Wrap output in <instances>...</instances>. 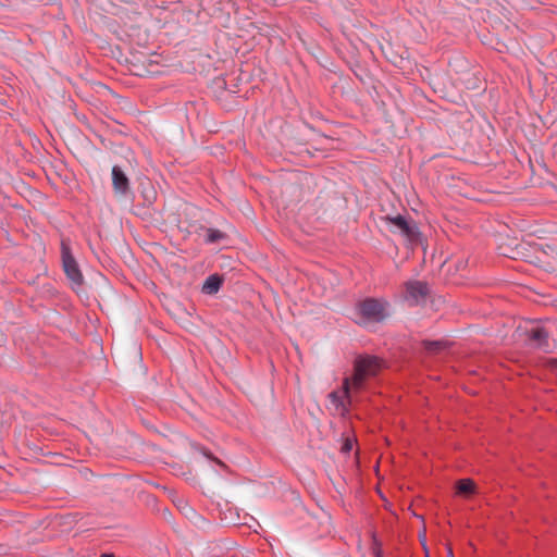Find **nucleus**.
<instances>
[{
    "mask_svg": "<svg viewBox=\"0 0 557 557\" xmlns=\"http://www.w3.org/2000/svg\"><path fill=\"white\" fill-rule=\"evenodd\" d=\"M383 368V360L372 355H360L354 361V373L349 377L354 392H361L369 379L375 377Z\"/></svg>",
    "mask_w": 557,
    "mask_h": 557,
    "instance_id": "1",
    "label": "nucleus"
},
{
    "mask_svg": "<svg viewBox=\"0 0 557 557\" xmlns=\"http://www.w3.org/2000/svg\"><path fill=\"white\" fill-rule=\"evenodd\" d=\"M61 259L63 271L67 280L71 282L72 288H81L84 284V275L72 253L69 243L64 239L61 242Z\"/></svg>",
    "mask_w": 557,
    "mask_h": 557,
    "instance_id": "2",
    "label": "nucleus"
},
{
    "mask_svg": "<svg viewBox=\"0 0 557 557\" xmlns=\"http://www.w3.org/2000/svg\"><path fill=\"white\" fill-rule=\"evenodd\" d=\"M387 304L375 298H367L358 304L359 314L372 322H381L386 317Z\"/></svg>",
    "mask_w": 557,
    "mask_h": 557,
    "instance_id": "3",
    "label": "nucleus"
},
{
    "mask_svg": "<svg viewBox=\"0 0 557 557\" xmlns=\"http://www.w3.org/2000/svg\"><path fill=\"white\" fill-rule=\"evenodd\" d=\"M352 385L349 377H345L343 380L342 389L341 391H333L329 394V398L332 403V405L335 406L336 410L345 416L349 411V406L352 403Z\"/></svg>",
    "mask_w": 557,
    "mask_h": 557,
    "instance_id": "4",
    "label": "nucleus"
},
{
    "mask_svg": "<svg viewBox=\"0 0 557 557\" xmlns=\"http://www.w3.org/2000/svg\"><path fill=\"white\" fill-rule=\"evenodd\" d=\"M430 294L429 284L424 281H408L405 283V300L410 306L424 302Z\"/></svg>",
    "mask_w": 557,
    "mask_h": 557,
    "instance_id": "5",
    "label": "nucleus"
},
{
    "mask_svg": "<svg viewBox=\"0 0 557 557\" xmlns=\"http://www.w3.org/2000/svg\"><path fill=\"white\" fill-rule=\"evenodd\" d=\"M386 221L394 224L411 244H417L420 240L421 233L416 222L408 221L403 215L386 216Z\"/></svg>",
    "mask_w": 557,
    "mask_h": 557,
    "instance_id": "6",
    "label": "nucleus"
},
{
    "mask_svg": "<svg viewBox=\"0 0 557 557\" xmlns=\"http://www.w3.org/2000/svg\"><path fill=\"white\" fill-rule=\"evenodd\" d=\"M112 185L116 194L124 196L129 191V181L119 165L112 168Z\"/></svg>",
    "mask_w": 557,
    "mask_h": 557,
    "instance_id": "7",
    "label": "nucleus"
},
{
    "mask_svg": "<svg viewBox=\"0 0 557 557\" xmlns=\"http://www.w3.org/2000/svg\"><path fill=\"white\" fill-rule=\"evenodd\" d=\"M528 339L537 348L548 347V332L540 325L532 326L528 332Z\"/></svg>",
    "mask_w": 557,
    "mask_h": 557,
    "instance_id": "8",
    "label": "nucleus"
},
{
    "mask_svg": "<svg viewBox=\"0 0 557 557\" xmlns=\"http://www.w3.org/2000/svg\"><path fill=\"white\" fill-rule=\"evenodd\" d=\"M223 284V277L219 274L208 276L202 285V293L207 295L216 294Z\"/></svg>",
    "mask_w": 557,
    "mask_h": 557,
    "instance_id": "9",
    "label": "nucleus"
},
{
    "mask_svg": "<svg viewBox=\"0 0 557 557\" xmlns=\"http://www.w3.org/2000/svg\"><path fill=\"white\" fill-rule=\"evenodd\" d=\"M456 488L460 495H471L474 493L475 484L471 479H461L457 482Z\"/></svg>",
    "mask_w": 557,
    "mask_h": 557,
    "instance_id": "10",
    "label": "nucleus"
},
{
    "mask_svg": "<svg viewBox=\"0 0 557 557\" xmlns=\"http://www.w3.org/2000/svg\"><path fill=\"white\" fill-rule=\"evenodd\" d=\"M423 347L429 352H438L442 349H444L445 344H444V342H441V341H424Z\"/></svg>",
    "mask_w": 557,
    "mask_h": 557,
    "instance_id": "11",
    "label": "nucleus"
},
{
    "mask_svg": "<svg viewBox=\"0 0 557 557\" xmlns=\"http://www.w3.org/2000/svg\"><path fill=\"white\" fill-rule=\"evenodd\" d=\"M371 549H372V554L375 557H383L382 543L376 537L375 533H372V546H371Z\"/></svg>",
    "mask_w": 557,
    "mask_h": 557,
    "instance_id": "12",
    "label": "nucleus"
},
{
    "mask_svg": "<svg viewBox=\"0 0 557 557\" xmlns=\"http://www.w3.org/2000/svg\"><path fill=\"white\" fill-rule=\"evenodd\" d=\"M224 237V234L214 228H209L207 232V242L208 243H215Z\"/></svg>",
    "mask_w": 557,
    "mask_h": 557,
    "instance_id": "13",
    "label": "nucleus"
},
{
    "mask_svg": "<svg viewBox=\"0 0 557 557\" xmlns=\"http://www.w3.org/2000/svg\"><path fill=\"white\" fill-rule=\"evenodd\" d=\"M352 447H354V440L347 437L344 440L341 451L344 454H349L351 451Z\"/></svg>",
    "mask_w": 557,
    "mask_h": 557,
    "instance_id": "14",
    "label": "nucleus"
},
{
    "mask_svg": "<svg viewBox=\"0 0 557 557\" xmlns=\"http://www.w3.org/2000/svg\"><path fill=\"white\" fill-rule=\"evenodd\" d=\"M100 557H114L112 554H102Z\"/></svg>",
    "mask_w": 557,
    "mask_h": 557,
    "instance_id": "15",
    "label": "nucleus"
}]
</instances>
